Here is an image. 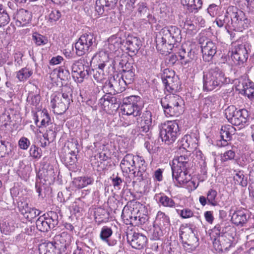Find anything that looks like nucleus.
<instances>
[{
  "instance_id": "0e129e2a",
  "label": "nucleus",
  "mask_w": 254,
  "mask_h": 254,
  "mask_svg": "<svg viewBox=\"0 0 254 254\" xmlns=\"http://www.w3.org/2000/svg\"><path fill=\"white\" fill-rule=\"evenodd\" d=\"M136 0H120L121 6L124 5L126 9L129 11H132L135 8V3Z\"/></svg>"
},
{
  "instance_id": "f704fd0d",
  "label": "nucleus",
  "mask_w": 254,
  "mask_h": 254,
  "mask_svg": "<svg viewBox=\"0 0 254 254\" xmlns=\"http://www.w3.org/2000/svg\"><path fill=\"white\" fill-rule=\"evenodd\" d=\"M230 15L227 13V10L224 15L219 16L215 20L217 25L219 27L224 26L228 31L230 30H233V25Z\"/></svg>"
},
{
  "instance_id": "c85d7f7f",
  "label": "nucleus",
  "mask_w": 254,
  "mask_h": 254,
  "mask_svg": "<svg viewBox=\"0 0 254 254\" xmlns=\"http://www.w3.org/2000/svg\"><path fill=\"white\" fill-rule=\"evenodd\" d=\"M118 0H97L95 9L98 15L115 7Z\"/></svg>"
},
{
  "instance_id": "a18cd8bd",
  "label": "nucleus",
  "mask_w": 254,
  "mask_h": 254,
  "mask_svg": "<svg viewBox=\"0 0 254 254\" xmlns=\"http://www.w3.org/2000/svg\"><path fill=\"white\" fill-rule=\"evenodd\" d=\"M194 24H198L200 27H203L205 26V21L201 16H195L194 17L192 21L188 20L185 22V25L189 26L191 30H193L195 27Z\"/></svg>"
},
{
  "instance_id": "69168bd1",
  "label": "nucleus",
  "mask_w": 254,
  "mask_h": 254,
  "mask_svg": "<svg viewBox=\"0 0 254 254\" xmlns=\"http://www.w3.org/2000/svg\"><path fill=\"white\" fill-rule=\"evenodd\" d=\"M137 12L140 16H145L148 12H149V9L146 3L143 2L138 3L137 4Z\"/></svg>"
},
{
  "instance_id": "4c0bfd02",
  "label": "nucleus",
  "mask_w": 254,
  "mask_h": 254,
  "mask_svg": "<svg viewBox=\"0 0 254 254\" xmlns=\"http://www.w3.org/2000/svg\"><path fill=\"white\" fill-rule=\"evenodd\" d=\"M0 152L1 153V157L9 156L12 154L11 144L6 141L1 135H0Z\"/></svg>"
},
{
  "instance_id": "8fccbe9b",
  "label": "nucleus",
  "mask_w": 254,
  "mask_h": 254,
  "mask_svg": "<svg viewBox=\"0 0 254 254\" xmlns=\"http://www.w3.org/2000/svg\"><path fill=\"white\" fill-rule=\"evenodd\" d=\"M33 73L29 68L24 67L16 72V77L20 81H23L27 79Z\"/></svg>"
},
{
  "instance_id": "39448f33",
  "label": "nucleus",
  "mask_w": 254,
  "mask_h": 254,
  "mask_svg": "<svg viewBox=\"0 0 254 254\" xmlns=\"http://www.w3.org/2000/svg\"><path fill=\"white\" fill-rule=\"evenodd\" d=\"M226 222H221L216 225L213 228V232L218 236L213 241L214 249L218 253L226 252L231 247L232 241L224 234L229 229L232 228Z\"/></svg>"
},
{
  "instance_id": "6ab92c4d",
  "label": "nucleus",
  "mask_w": 254,
  "mask_h": 254,
  "mask_svg": "<svg viewBox=\"0 0 254 254\" xmlns=\"http://www.w3.org/2000/svg\"><path fill=\"white\" fill-rule=\"evenodd\" d=\"M172 177L180 185L186 184L191 179L190 170L191 169L171 168Z\"/></svg>"
},
{
  "instance_id": "37998d69",
  "label": "nucleus",
  "mask_w": 254,
  "mask_h": 254,
  "mask_svg": "<svg viewBox=\"0 0 254 254\" xmlns=\"http://www.w3.org/2000/svg\"><path fill=\"white\" fill-rule=\"evenodd\" d=\"M242 91L250 99H253L254 98V83L251 81L245 82L242 83Z\"/></svg>"
},
{
  "instance_id": "79ce46f5",
  "label": "nucleus",
  "mask_w": 254,
  "mask_h": 254,
  "mask_svg": "<svg viewBox=\"0 0 254 254\" xmlns=\"http://www.w3.org/2000/svg\"><path fill=\"white\" fill-rule=\"evenodd\" d=\"M156 222L159 227L167 228L170 226V219L168 215L164 212L158 211L156 217Z\"/></svg>"
},
{
  "instance_id": "dca6fc26",
  "label": "nucleus",
  "mask_w": 254,
  "mask_h": 254,
  "mask_svg": "<svg viewBox=\"0 0 254 254\" xmlns=\"http://www.w3.org/2000/svg\"><path fill=\"white\" fill-rule=\"evenodd\" d=\"M75 145L76 144H74L73 142H70L67 146V150H65L64 153L61 155L62 161L70 170H73L74 165L77 161L75 150H70V147L76 149Z\"/></svg>"
},
{
  "instance_id": "9b49d317",
  "label": "nucleus",
  "mask_w": 254,
  "mask_h": 254,
  "mask_svg": "<svg viewBox=\"0 0 254 254\" xmlns=\"http://www.w3.org/2000/svg\"><path fill=\"white\" fill-rule=\"evenodd\" d=\"M126 86L124 79L118 75H116L111 77L105 82L103 90L110 93H120L125 90Z\"/></svg>"
},
{
  "instance_id": "e2e57ef3",
  "label": "nucleus",
  "mask_w": 254,
  "mask_h": 254,
  "mask_svg": "<svg viewBox=\"0 0 254 254\" xmlns=\"http://www.w3.org/2000/svg\"><path fill=\"white\" fill-rule=\"evenodd\" d=\"M134 70L127 71L123 72L122 76H121L123 79H124L126 85L130 84L133 82L134 80V77L135 76Z\"/></svg>"
},
{
  "instance_id": "58836bf2",
  "label": "nucleus",
  "mask_w": 254,
  "mask_h": 254,
  "mask_svg": "<svg viewBox=\"0 0 254 254\" xmlns=\"http://www.w3.org/2000/svg\"><path fill=\"white\" fill-rule=\"evenodd\" d=\"M87 46L92 50L97 45L96 36L92 33H84L80 37Z\"/></svg>"
},
{
  "instance_id": "0eeeda50",
  "label": "nucleus",
  "mask_w": 254,
  "mask_h": 254,
  "mask_svg": "<svg viewBox=\"0 0 254 254\" xmlns=\"http://www.w3.org/2000/svg\"><path fill=\"white\" fill-rule=\"evenodd\" d=\"M226 118L231 124L234 126L243 125L248 121L249 114L247 110H237L234 106H230L225 110Z\"/></svg>"
},
{
  "instance_id": "412c9836",
  "label": "nucleus",
  "mask_w": 254,
  "mask_h": 254,
  "mask_svg": "<svg viewBox=\"0 0 254 254\" xmlns=\"http://www.w3.org/2000/svg\"><path fill=\"white\" fill-rule=\"evenodd\" d=\"M32 17L31 12L23 8L17 10L13 15V19L18 27L26 26L31 21Z\"/></svg>"
},
{
  "instance_id": "13d9d810",
  "label": "nucleus",
  "mask_w": 254,
  "mask_h": 254,
  "mask_svg": "<svg viewBox=\"0 0 254 254\" xmlns=\"http://www.w3.org/2000/svg\"><path fill=\"white\" fill-rule=\"evenodd\" d=\"M112 229L107 226H104L102 229L100 234V239L104 242H108L109 238L112 235Z\"/></svg>"
},
{
  "instance_id": "774afa93",
  "label": "nucleus",
  "mask_w": 254,
  "mask_h": 254,
  "mask_svg": "<svg viewBox=\"0 0 254 254\" xmlns=\"http://www.w3.org/2000/svg\"><path fill=\"white\" fill-rule=\"evenodd\" d=\"M112 180V184L115 190H120L121 189V187L123 183V180L118 176V175L116 177H114V175H113V177H111Z\"/></svg>"
},
{
  "instance_id": "338daca9",
  "label": "nucleus",
  "mask_w": 254,
  "mask_h": 254,
  "mask_svg": "<svg viewBox=\"0 0 254 254\" xmlns=\"http://www.w3.org/2000/svg\"><path fill=\"white\" fill-rule=\"evenodd\" d=\"M108 97H109V95L105 94L99 101V104L102 107L104 110H108L112 108Z\"/></svg>"
},
{
  "instance_id": "7ed1b4c3",
  "label": "nucleus",
  "mask_w": 254,
  "mask_h": 254,
  "mask_svg": "<svg viewBox=\"0 0 254 254\" xmlns=\"http://www.w3.org/2000/svg\"><path fill=\"white\" fill-rule=\"evenodd\" d=\"M160 102L166 116H179L184 111V101L178 95H167L161 99Z\"/></svg>"
},
{
  "instance_id": "f8f14e48",
  "label": "nucleus",
  "mask_w": 254,
  "mask_h": 254,
  "mask_svg": "<svg viewBox=\"0 0 254 254\" xmlns=\"http://www.w3.org/2000/svg\"><path fill=\"white\" fill-rule=\"evenodd\" d=\"M71 68L72 77L77 82L82 83L89 75V66L85 65L81 59L74 62Z\"/></svg>"
},
{
  "instance_id": "f3484780",
  "label": "nucleus",
  "mask_w": 254,
  "mask_h": 254,
  "mask_svg": "<svg viewBox=\"0 0 254 254\" xmlns=\"http://www.w3.org/2000/svg\"><path fill=\"white\" fill-rule=\"evenodd\" d=\"M248 53L245 45H239L232 51L231 59L236 65L243 64L247 61Z\"/></svg>"
},
{
  "instance_id": "6e6552de",
  "label": "nucleus",
  "mask_w": 254,
  "mask_h": 254,
  "mask_svg": "<svg viewBox=\"0 0 254 254\" xmlns=\"http://www.w3.org/2000/svg\"><path fill=\"white\" fill-rule=\"evenodd\" d=\"M58 223L59 216L57 212L52 211L40 216L36 222L37 229L42 232L54 229Z\"/></svg>"
},
{
  "instance_id": "4be33fe9",
  "label": "nucleus",
  "mask_w": 254,
  "mask_h": 254,
  "mask_svg": "<svg viewBox=\"0 0 254 254\" xmlns=\"http://www.w3.org/2000/svg\"><path fill=\"white\" fill-rule=\"evenodd\" d=\"M127 242L133 248L140 250L146 246L147 239L144 235L134 232L131 236H127Z\"/></svg>"
},
{
  "instance_id": "c9c22d12",
  "label": "nucleus",
  "mask_w": 254,
  "mask_h": 254,
  "mask_svg": "<svg viewBox=\"0 0 254 254\" xmlns=\"http://www.w3.org/2000/svg\"><path fill=\"white\" fill-rule=\"evenodd\" d=\"M195 143L192 141V138L190 135H185L182 138L180 142V149H184L187 152H190L195 148Z\"/></svg>"
},
{
  "instance_id": "2f4dec72",
  "label": "nucleus",
  "mask_w": 254,
  "mask_h": 254,
  "mask_svg": "<svg viewBox=\"0 0 254 254\" xmlns=\"http://www.w3.org/2000/svg\"><path fill=\"white\" fill-rule=\"evenodd\" d=\"M135 213L136 211L134 208H133V210H131L125 206L122 211L121 215L124 223L127 225L134 226V224L132 222H136V219L138 218L137 215H135Z\"/></svg>"
},
{
  "instance_id": "7c9ffc66",
  "label": "nucleus",
  "mask_w": 254,
  "mask_h": 254,
  "mask_svg": "<svg viewBox=\"0 0 254 254\" xmlns=\"http://www.w3.org/2000/svg\"><path fill=\"white\" fill-rule=\"evenodd\" d=\"M187 13H196L200 9L202 5L201 0H181Z\"/></svg>"
},
{
  "instance_id": "603ef678",
  "label": "nucleus",
  "mask_w": 254,
  "mask_h": 254,
  "mask_svg": "<svg viewBox=\"0 0 254 254\" xmlns=\"http://www.w3.org/2000/svg\"><path fill=\"white\" fill-rule=\"evenodd\" d=\"M190 230L191 232L189 234V237L185 241L183 240V242L188 246L195 248L198 245V238L195 236L191 228Z\"/></svg>"
},
{
  "instance_id": "4468645a",
  "label": "nucleus",
  "mask_w": 254,
  "mask_h": 254,
  "mask_svg": "<svg viewBox=\"0 0 254 254\" xmlns=\"http://www.w3.org/2000/svg\"><path fill=\"white\" fill-rule=\"evenodd\" d=\"M249 213L244 210H238L235 211L231 216V221L237 226L254 227V225H249L252 221Z\"/></svg>"
},
{
  "instance_id": "f257e3e1",
  "label": "nucleus",
  "mask_w": 254,
  "mask_h": 254,
  "mask_svg": "<svg viewBox=\"0 0 254 254\" xmlns=\"http://www.w3.org/2000/svg\"><path fill=\"white\" fill-rule=\"evenodd\" d=\"M161 38L156 39V49L162 54L171 50L182 40L181 31L176 26H165L160 31Z\"/></svg>"
},
{
  "instance_id": "5701e85b",
  "label": "nucleus",
  "mask_w": 254,
  "mask_h": 254,
  "mask_svg": "<svg viewBox=\"0 0 254 254\" xmlns=\"http://www.w3.org/2000/svg\"><path fill=\"white\" fill-rule=\"evenodd\" d=\"M178 56L181 64L186 67H189L192 64L193 60L195 58V54L194 51L191 49H186L182 47L179 50Z\"/></svg>"
},
{
  "instance_id": "1a4fd4ad",
  "label": "nucleus",
  "mask_w": 254,
  "mask_h": 254,
  "mask_svg": "<svg viewBox=\"0 0 254 254\" xmlns=\"http://www.w3.org/2000/svg\"><path fill=\"white\" fill-rule=\"evenodd\" d=\"M98 56L100 63L97 64L98 66L92 69L91 70L89 69V75H92L94 78L98 82L104 78L111 66V64L108 62V54L104 51H101L99 52Z\"/></svg>"
},
{
  "instance_id": "680f3d73",
  "label": "nucleus",
  "mask_w": 254,
  "mask_h": 254,
  "mask_svg": "<svg viewBox=\"0 0 254 254\" xmlns=\"http://www.w3.org/2000/svg\"><path fill=\"white\" fill-rule=\"evenodd\" d=\"M54 72H57V76L61 80H67L70 77L69 71L68 69L63 67H59L58 69L54 70Z\"/></svg>"
},
{
  "instance_id": "2eb2a0df",
  "label": "nucleus",
  "mask_w": 254,
  "mask_h": 254,
  "mask_svg": "<svg viewBox=\"0 0 254 254\" xmlns=\"http://www.w3.org/2000/svg\"><path fill=\"white\" fill-rule=\"evenodd\" d=\"M201 41V39H200L203 59L206 62H211L217 52L216 45L208 39L206 41L203 40V42Z\"/></svg>"
},
{
  "instance_id": "c03bdc74",
  "label": "nucleus",
  "mask_w": 254,
  "mask_h": 254,
  "mask_svg": "<svg viewBox=\"0 0 254 254\" xmlns=\"http://www.w3.org/2000/svg\"><path fill=\"white\" fill-rule=\"evenodd\" d=\"M208 204L213 206L219 205V200L217 197V192L214 189H210L207 192Z\"/></svg>"
},
{
  "instance_id": "864d4df0",
  "label": "nucleus",
  "mask_w": 254,
  "mask_h": 254,
  "mask_svg": "<svg viewBox=\"0 0 254 254\" xmlns=\"http://www.w3.org/2000/svg\"><path fill=\"white\" fill-rule=\"evenodd\" d=\"M41 213V211L35 207H31L28 211H26V213H24L23 215L28 221H30L35 218L37 216L40 215Z\"/></svg>"
},
{
  "instance_id": "a19ab883",
  "label": "nucleus",
  "mask_w": 254,
  "mask_h": 254,
  "mask_svg": "<svg viewBox=\"0 0 254 254\" xmlns=\"http://www.w3.org/2000/svg\"><path fill=\"white\" fill-rule=\"evenodd\" d=\"M74 47L76 50V54L78 56H83L88 53L89 51H91L80 37L75 43Z\"/></svg>"
},
{
  "instance_id": "a878e982",
  "label": "nucleus",
  "mask_w": 254,
  "mask_h": 254,
  "mask_svg": "<svg viewBox=\"0 0 254 254\" xmlns=\"http://www.w3.org/2000/svg\"><path fill=\"white\" fill-rule=\"evenodd\" d=\"M136 156L132 154H126L122 159L120 166L123 172L133 174L135 170Z\"/></svg>"
},
{
  "instance_id": "e433bc0d",
  "label": "nucleus",
  "mask_w": 254,
  "mask_h": 254,
  "mask_svg": "<svg viewBox=\"0 0 254 254\" xmlns=\"http://www.w3.org/2000/svg\"><path fill=\"white\" fill-rule=\"evenodd\" d=\"M95 222L100 225V224L108 221L110 215L109 212L105 209L98 208L95 211Z\"/></svg>"
},
{
  "instance_id": "052dcab7",
  "label": "nucleus",
  "mask_w": 254,
  "mask_h": 254,
  "mask_svg": "<svg viewBox=\"0 0 254 254\" xmlns=\"http://www.w3.org/2000/svg\"><path fill=\"white\" fill-rule=\"evenodd\" d=\"M1 232L6 235L9 234L15 230V227L12 222H4L0 224Z\"/></svg>"
},
{
  "instance_id": "393cba45",
  "label": "nucleus",
  "mask_w": 254,
  "mask_h": 254,
  "mask_svg": "<svg viewBox=\"0 0 254 254\" xmlns=\"http://www.w3.org/2000/svg\"><path fill=\"white\" fill-rule=\"evenodd\" d=\"M189 154L180 155L174 159L171 168H185L191 169L193 163L190 157V152Z\"/></svg>"
},
{
  "instance_id": "c756f323",
  "label": "nucleus",
  "mask_w": 254,
  "mask_h": 254,
  "mask_svg": "<svg viewBox=\"0 0 254 254\" xmlns=\"http://www.w3.org/2000/svg\"><path fill=\"white\" fill-rule=\"evenodd\" d=\"M155 120H153L152 113L148 110L144 111L141 117V128L144 132H148L155 125Z\"/></svg>"
},
{
  "instance_id": "f03ea898",
  "label": "nucleus",
  "mask_w": 254,
  "mask_h": 254,
  "mask_svg": "<svg viewBox=\"0 0 254 254\" xmlns=\"http://www.w3.org/2000/svg\"><path fill=\"white\" fill-rule=\"evenodd\" d=\"M203 90L211 91L219 89L223 85L230 82V79L226 77L223 71L218 67L211 68L203 72Z\"/></svg>"
},
{
  "instance_id": "bf43d9fd",
  "label": "nucleus",
  "mask_w": 254,
  "mask_h": 254,
  "mask_svg": "<svg viewBox=\"0 0 254 254\" xmlns=\"http://www.w3.org/2000/svg\"><path fill=\"white\" fill-rule=\"evenodd\" d=\"M234 180L235 182V184L237 185H240L242 187H246L247 186V178L241 172L236 174L234 176Z\"/></svg>"
},
{
  "instance_id": "9d476101",
  "label": "nucleus",
  "mask_w": 254,
  "mask_h": 254,
  "mask_svg": "<svg viewBox=\"0 0 254 254\" xmlns=\"http://www.w3.org/2000/svg\"><path fill=\"white\" fill-rule=\"evenodd\" d=\"M163 84L168 92H176L180 89L179 78L175 76V72L168 68L165 69L161 76Z\"/></svg>"
},
{
  "instance_id": "20e7f679",
  "label": "nucleus",
  "mask_w": 254,
  "mask_h": 254,
  "mask_svg": "<svg viewBox=\"0 0 254 254\" xmlns=\"http://www.w3.org/2000/svg\"><path fill=\"white\" fill-rule=\"evenodd\" d=\"M72 88L69 85H64L62 88V93L56 94L51 103L52 108L58 114H62L68 108L72 98Z\"/></svg>"
},
{
  "instance_id": "49530a36",
  "label": "nucleus",
  "mask_w": 254,
  "mask_h": 254,
  "mask_svg": "<svg viewBox=\"0 0 254 254\" xmlns=\"http://www.w3.org/2000/svg\"><path fill=\"white\" fill-rule=\"evenodd\" d=\"M158 198L159 203L164 207L173 208L175 206V202L173 199L164 194H161Z\"/></svg>"
},
{
  "instance_id": "de8ad7c7",
  "label": "nucleus",
  "mask_w": 254,
  "mask_h": 254,
  "mask_svg": "<svg viewBox=\"0 0 254 254\" xmlns=\"http://www.w3.org/2000/svg\"><path fill=\"white\" fill-rule=\"evenodd\" d=\"M10 21L9 15L2 4H0V27L7 25Z\"/></svg>"
},
{
  "instance_id": "b1692460",
  "label": "nucleus",
  "mask_w": 254,
  "mask_h": 254,
  "mask_svg": "<svg viewBox=\"0 0 254 254\" xmlns=\"http://www.w3.org/2000/svg\"><path fill=\"white\" fill-rule=\"evenodd\" d=\"M125 42V38L121 37L119 36V34L118 35H113L108 39L107 44H106V51H104L107 54H108V52H116L124 46Z\"/></svg>"
},
{
  "instance_id": "72a5a7b5",
  "label": "nucleus",
  "mask_w": 254,
  "mask_h": 254,
  "mask_svg": "<svg viewBox=\"0 0 254 254\" xmlns=\"http://www.w3.org/2000/svg\"><path fill=\"white\" fill-rule=\"evenodd\" d=\"M121 109L124 115L127 116L132 115L133 117H137L141 115V107L139 104L131 105H121Z\"/></svg>"
},
{
  "instance_id": "ddd939ff",
  "label": "nucleus",
  "mask_w": 254,
  "mask_h": 254,
  "mask_svg": "<svg viewBox=\"0 0 254 254\" xmlns=\"http://www.w3.org/2000/svg\"><path fill=\"white\" fill-rule=\"evenodd\" d=\"M55 175L53 166L49 164L43 165L37 174L40 183L45 185L53 184L55 179Z\"/></svg>"
},
{
  "instance_id": "6e6d98bb",
  "label": "nucleus",
  "mask_w": 254,
  "mask_h": 254,
  "mask_svg": "<svg viewBox=\"0 0 254 254\" xmlns=\"http://www.w3.org/2000/svg\"><path fill=\"white\" fill-rule=\"evenodd\" d=\"M140 97L138 96L132 95L125 97L123 100L122 105H134L139 104L140 102Z\"/></svg>"
},
{
  "instance_id": "09e8293b",
  "label": "nucleus",
  "mask_w": 254,
  "mask_h": 254,
  "mask_svg": "<svg viewBox=\"0 0 254 254\" xmlns=\"http://www.w3.org/2000/svg\"><path fill=\"white\" fill-rule=\"evenodd\" d=\"M29 200L27 197H22L18 202L17 205L19 211L22 215L26 213V211L31 207L29 205Z\"/></svg>"
},
{
  "instance_id": "bb28decb",
  "label": "nucleus",
  "mask_w": 254,
  "mask_h": 254,
  "mask_svg": "<svg viewBox=\"0 0 254 254\" xmlns=\"http://www.w3.org/2000/svg\"><path fill=\"white\" fill-rule=\"evenodd\" d=\"M147 165L143 158L141 156L136 155L135 159V169L138 171H136L134 170L133 174L134 177H139L141 178V180H144L147 177V174L146 173L147 170Z\"/></svg>"
},
{
  "instance_id": "4d7b16f0",
  "label": "nucleus",
  "mask_w": 254,
  "mask_h": 254,
  "mask_svg": "<svg viewBox=\"0 0 254 254\" xmlns=\"http://www.w3.org/2000/svg\"><path fill=\"white\" fill-rule=\"evenodd\" d=\"M61 244L64 245V247L69 246L71 242V236L66 232H63L60 235L56 237Z\"/></svg>"
},
{
  "instance_id": "473e14b6",
  "label": "nucleus",
  "mask_w": 254,
  "mask_h": 254,
  "mask_svg": "<svg viewBox=\"0 0 254 254\" xmlns=\"http://www.w3.org/2000/svg\"><path fill=\"white\" fill-rule=\"evenodd\" d=\"M227 13L230 15V18L233 25V29L236 27L237 24V21L240 22V20L243 17L244 12L238 9L235 6H229L227 8Z\"/></svg>"
},
{
  "instance_id": "5fc2aeb1",
  "label": "nucleus",
  "mask_w": 254,
  "mask_h": 254,
  "mask_svg": "<svg viewBox=\"0 0 254 254\" xmlns=\"http://www.w3.org/2000/svg\"><path fill=\"white\" fill-rule=\"evenodd\" d=\"M32 39L38 46L46 45L48 41L47 37L37 32L33 33Z\"/></svg>"
},
{
  "instance_id": "423d86ee",
  "label": "nucleus",
  "mask_w": 254,
  "mask_h": 254,
  "mask_svg": "<svg viewBox=\"0 0 254 254\" xmlns=\"http://www.w3.org/2000/svg\"><path fill=\"white\" fill-rule=\"evenodd\" d=\"M179 122L178 120L169 121L159 126L160 137L165 143H173L180 134Z\"/></svg>"
},
{
  "instance_id": "cd10ccee",
  "label": "nucleus",
  "mask_w": 254,
  "mask_h": 254,
  "mask_svg": "<svg viewBox=\"0 0 254 254\" xmlns=\"http://www.w3.org/2000/svg\"><path fill=\"white\" fill-rule=\"evenodd\" d=\"M40 254H61L59 245L56 242H47L39 245Z\"/></svg>"
},
{
  "instance_id": "3c124183",
  "label": "nucleus",
  "mask_w": 254,
  "mask_h": 254,
  "mask_svg": "<svg viewBox=\"0 0 254 254\" xmlns=\"http://www.w3.org/2000/svg\"><path fill=\"white\" fill-rule=\"evenodd\" d=\"M250 20L247 18L245 13H243V17L240 20V22L237 21V26L233 30L242 31L243 29L247 28L250 24Z\"/></svg>"
},
{
  "instance_id": "ea45409f",
  "label": "nucleus",
  "mask_w": 254,
  "mask_h": 254,
  "mask_svg": "<svg viewBox=\"0 0 254 254\" xmlns=\"http://www.w3.org/2000/svg\"><path fill=\"white\" fill-rule=\"evenodd\" d=\"M94 179L89 176H83L76 178L74 179L73 183L78 189L83 188L89 185L92 184Z\"/></svg>"
},
{
  "instance_id": "aec40b11",
  "label": "nucleus",
  "mask_w": 254,
  "mask_h": 254,
  "mask_svg": "<svg viewBox=\"0 0 254 254\" xmlns=\"http://www.w3.org/2000/svg\"><path fill=\"white\" fill-rule=\"evenodd\" d=\"M124 47L131 54V56L135 55L138 52L141 46V41L136 36L128 35L125 39Z\"/></svg>"
},
{
  "instance_id": "a211bd4d",
  "label": "nucleus",
  "mask_w": 254,
  "mask_h": 254,
  "mask_svg": "<svg viewBox=\"0 0 254 254\" xmlns=\"http://www.w3.org/2000/svg\"><path fill=\"white\" fill-rule=\"evenodd\" d=\"M235 129L231 125H225L221 127L220 130L221 139L217 141V146L220 147H228L229 148V141L232 139V135Z\"/></svg>"
}]
</instances>
